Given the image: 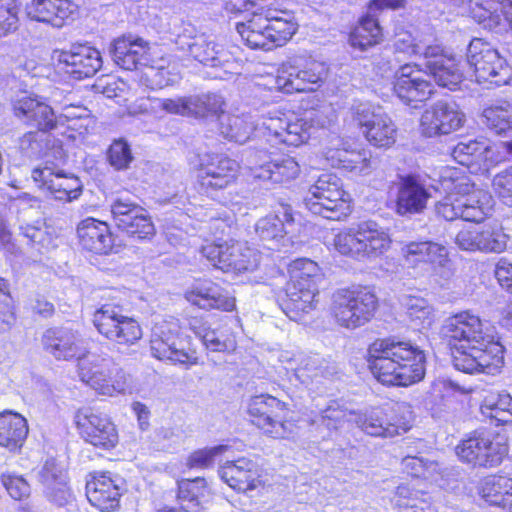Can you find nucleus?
I'll return each mask as SVG.
<instances>
[{"mask_svg": "<svg viewBox=\"0 0 512 512\" xmlns=\"http://www.w3.org/2000/svg\"><path fill=\"white\" fill-rule=\"evenodd\" d=\"M304 203L312 213L332 221H344L353 212L351 194L331 172L320 174L308 187Z\"/></svg>", "mask_w": 512, "mask_h": 512, "instance_id": "obj_9", "label": "nucleus"}, {"mask_svg": "<svg viewBox=\"0 0 512 512\" xmlns=\"http://www.w3.org/2000/svg\"><path fill=\"white\" fill-rule=\"evenodd\" d=\"M436 216L445 221L460 219L461 199H455L447 195L435 204Z\"/></svg>", "mask_w": 512, "mask_h": 512, "instance_id": "obj_63", "label": "nucleus"}, {"mask_svg": "<svg viewBox=\"0 0 512 512\" xmlns=\"http://www.w3.org/2000/svg\"><path fill=\"white\" fill-rule=\"evenodd\" d=\"M350 122L375 150L387 151L397 144L398 127L386 113L376 111L370 106L358 105L351 108Z\"/></svg>", "mask_w": 512, "mask_h": 512, "instance_id": "obj_13", "label": "nucleus"}, {"mask_svg": "<svg viewBox=\"0 0 512 512\" xmlns=\"http://www.w3.org/2000/svg\"><path fill=\"white\" fill-rule=\"evenodd\" d=\"M181 335L172 323H155L149 338V351L153 358L176 365L192 366L197 364L195 349L180 346Z\"/></svg>", "mask_w": 512, "mask_h": 512, "instance_id": "obj_19", "label": "nucleus"}, {"mask_svg": "<svg viewBox=\"0 0 512 512\" xmlns=\"http://www.w3.org/2000/svg\"><path fill=\"white\" fill-rule=\"evenodd\" d=\"M43 350L57 360L71 361L88 356L76 331L64 327H50L41 336Z\"/></svg>", "mask_w": 512, "mask_h": 512, "instance_id": "obj_36", "label": "nucleus"}, {"mask_svg": "<svg viewBox=\"0 0 512 512\" xmlns=\"http://www.w3.org/2000/svg\"><path fill=\"white\" fill-rule=\"evenodd\" d=\"M219 475L237 493L246 494L265 487L263 469L247 457L226 461L221 465Z\"/></svg>", "mask_w": 512, "mask_h": 512, "instance_id": "obj_32", "label": "nucleus"}, {"mask_svg": "<svg viewBox=\"0 0 512 512\" xmlns=\"http://www.w3.org/2000/svg\"><path fill=\"white\" fill-rule=\"evenodd\" d=\"M25 236L33 245L49 250L58 246L61 229L44 221L37 225H28L25 229Z\"/></svg>", "mask_w": 512, "mask_h": 512, "instance_id": "obj_55", "label": "nucleus"}, {"mask_svg": "<svg viewBox=\"0 0 512 512\" xmlns=\"http://www.w3.org/2000/svg\"><path fill=\"white\" fill-rule=\"evenodd\" d=\"M75 7L71 0H31L26 15L31 21L62 28L73 19Z\"/></svg>", "mask_w": 512, "mask_h": 512, "instance_id": "obj_41", "label": "nucleus"}, {"mask_svg": "<svg viewBox=\"0 0 512 512\" xmlns=\"http://www.w3.org/2000/svg\"><path fill=\"white\" fill-rule=\"evenodd\" d=\"M425 68L429 76L442 88L454 91L464 80L461 62L441 45H428L423 51Z\"/></svg>", "mask_w": 512, "mask_h": 512, "instance_id": "obj_28", "label": "nucleus"}, {"mask_svg": "<svg viewBox=\"0 0 512 512\" xmlns=\"http://www.w3.org/2000/svg\"><path fill=\"white\" fill-rule=\"evenodd\" d=\"M185 300L203 311L233 313L237 311V300L233 292L211 279L198 280L184 293Z\"/></svg>", "mask_w": 512, "mask_h": 512, "instance_id": "obj_27", "label": "nucleus"}, {"mask_svg": "<svg viewBox=\"0 0 512 512\" xmlns=\"http://www.w3.org/2000/svg\"><path fill=\"white\" fill-rule=\"evenodd\" d=\"M298 76L299 74H297L291 59L288 58L280 64L276 71L274 77L275 90L284 95L306 93Z\"/></svg>", "mask_w": 512, "mask_h": 512, "instance_id": "obj_52", "label": "nucleus"}, {"mask_svg": "<svg viewBox=\"0 0 512 512\" xmlns=\"http://www.w3.org/2000/svg\"><path fill=\"white\" fill-rule=\"evenodd\" d=\"M15 300L10 291L9 281L0 276V333L9 331L17 322Z\"/></svg>", "mask_w": 512, "mask_h": 512, "instance_id": "obj_56", "label": "nucleus"}, {"mask_svg": "<svg viewBox=\"0 0 512 512\" xmlns=\"http://www.w3.org/2000/svg\"><path fill=\"white\" fill-rule=\"evenodd\" d=\"M73 423L79 437L95 449L111 451L119 443V433L112 419L99 408L82 406L75 411Z\"/></svg>", "mask_w": 512, "mask_h": 512, "instance_id": "obj_16", "label": "nucleus"}, {"mask_svg": "<svg viewBox=\"0 0 512 512\" xmlns=\"http://www.w3.org/2000/svg\"><path fill=\"white\" fill-rule=\"evenodd\" d=\"M250 176L257 181L270 182L274 185L288 186L301 174L298 161L288 154L249 168Z\"/></svg>", "mask_w": 512, "mask_h": 512, "instance_id": "obj_40", "label": "nucleus"}, {"mask_svg": "<svg viewBox=\"0 0 512 512\" xmlns=\"http://www.w3.org/2000/svg\"><path fill=\"white\" fill-rule=\"evenodd\" d=\"M392 244L389 228L366 219L348 227L332 229L327 248L346 259L371 262L386 256Z\"/></svg>", "mask_w": 512, "mask_h": 512, "instance_id": "obj_3", "label": "nucleus"}, {"mask_svg": "<svg viewBox=\"0 0 512 512\" xmlns=\"http://www.w3.org/2000/svg\"><path fill=\"white\" fill-rule=\"evenodd\" d=\"M198 189L206 195L224 191L237 184L241 165L222 153H207L194 167Z\"/></svg>", "mask_w": 512, "mask_h": 512, "instance_id": "obj_15", "label": "nucleus"}, {"mask_svg": "<svg viewBox=\"0 0 512 512\" xmlns=\"http://www.w3.org/2000/svg\"><path fill=\"white\" fill-rule=\"evenodd\" d=\"M509 235L502 225H465L455 236L456 245L464 251L500 254L507 249Z\"/></svg>", "mask_w": 512, "mask_h": 512, "instance_id": "obj_25", "label": "nucleus"}, {"mask_svg": "<svg viewBox=\"0 0 512 512\" xmlns=\"http://www.w3.org/2000/svg\"><path fill=\"white\" fill-rule=\"evenodd\" d=\"M76 238L79 246L94 255L108 256L117 253L122 246L121 240L104 220L88 216L76 225Z\"/></svg>", "mask_w": 512, "mask_h": 512, "instance_id": "obj_22", "label": "nucleus"}, {"mask_svg": "<svg viewBox=\"0 0 512 512\" xmlns=\"http://www.w3.org/2000/svg\"><path fill=\"white\" fill-rule=\"evenodd\" d=\"M91 323L102 339L120 347H133L144 335L139 319L125 314L119 304H100L91 313Z\"/></svg>", "mask_w": 512, "mask_h": 512, "instance_id": "obj_10", "label": "nucleus"}, {"mask_svg": "<svg viewBox=\"0 0 512 512\" xmlns=\"http://www.w3.org/2000/svg\"><path fill=\"white\" fill-rule=\"evenodd\" d=\"M471 18L484 30L512 33V0H480L470 6Z\"/></svg>", "mask_w": 512, "mask_h": 512, "instance_id": "obj_34", "label": "nucleus"}, {"mask_svg": "<svg viewBox=\"0 0 512 512\" xmlns=\"http://www.w3.org/2000/svg\"><path fill=\"white\" fill-rule=\"evenodd\" d=\"M441 339L458 371L494 375L504 366L506 349L499 336L472 310L451 314L441 327Z\"/></svg>", "mask_w": 512, "mask_h": 512, "instance_id": "obj_1", "label": "nucleus"}, {"mask_svg": "<svg viewBox=\"0 0 512 512\" xmlns=\"http://www.w3.org/2000/svg\"><path fill=\"white\" fill-rule=\"evenodd\" d=\"M110 212L117 229L129 238L147 241L156 235L152 216L139 204L118 198L111 203Z\"/></svg>", "mask_w": 512, "mask_h": 512, "instance_id": "obj_21", "label": "nucleus"}, {"mask_svg": "<svg viewBox=\"0 0 512 512\" xmlns=\"http://www.w3.org/2000/svg\"><path fill=\"white\" fill-rule=\"evenodd\" d=\"M29 434L27 419L13 410L0 412V447L15 453L22 449Z\"/></svg>", "mask_w": 512, "mask_h": 512, "instance_id": "obj_43", "label": "nucleus"}, {"mask_svg": "<svg viewBox=\"0 0 512 512\" xmlns=\"http://www.w3.org/2000/svg\"><path fill=\"white\" fill-rule=\"evenodd\" d=\"M431 198V193L416 174L399 177L394 212L399 216L422 214Z\"/></svg>", "mask_w": 512, "mask_h": 512, "instance_id": "obj_35", "label": "nucleus"}, {"mask_svg": "<svg viewBox=\"0 0 512 512\" xmlns=\"http://www.w3.org/2000/svg\"><path fill=\"white\" fill-rule=\"evenodd\" d=\"M482 120L485 127L498 136L512 133V101L501 100L483 109Z\"/></svg>", "mask_w": 512, "mask_h": 512, "instance_id": "obj_49", "label": "nucleus"}, {"mask_svg": "<svg viewBox=\"0 0 512 512\" xmlns=\"http://www.w3.org/2000/svg\"><path fill=\"white\" fill-rule=\"evenodd\" d=\"M465 123V114L453 101L439 100L424 109L419 119L420 134L426 138L450 135Z\"/></svg>", "mask_w": 512, "mask_h": 512, "instance_id": "obj_24", "label": "nucleus"}, {"mask_svg": "<svg viewBox=\"0 0 512 512\" xmlns=\"http://www.w3.org/2000/svg\"><path fill=\"white\" fill-rule=\"evenodd\" d=\"M365 362L372 378L385 388H408L426 375V353L410 340L376 338L367 346Z\"/></svg>", "mask_w": 512, "mask_h": 512, "instance_id": "obj_2", "label": "nucleus"}, {"mask_svg": "<svg viewBox=\"0 0 512 512\" xmlns=\"http://www.w3.org/2000/svg\"><path fill=\"white\" fill-rule=\"evenodd\" d=\"M379 308L380 299L373 285L354 284L333 293L330 313L339 326L355 329L370 322Z\"/></svg>", "mask_w": 512, "mask_h": 512, "instance_id": "obj_7", "label": "nucleus"}, {"mask_svg": "<svg viewBox=\"0 0 512 512\" xmlns=\"http://www.w3.org/2000/svg\"><path fill=\"white\" fill-rule=\"evenodd\" d=\"M482 421L494 427H512V396L497 393L485 397L480 403Z\"/></svg>", "mask_w": 512, "mask_h": 512, "instance_id": "obj_45", "label": "nucleus"}, {"mask_svg": "<svg viewBox=\"0 0 512 512\" xmlns=\"http://www.w3.org/2000/svg\"><path fill=\"white\" fill-rule=\"evenodd\" d=\"M491 186L498 200L502 204L512 207V166L495 174Z\"/></svg>", "mask_w": 512, "mask_h": 512, "instance_id": "obj_60", "label": "nucleus"}, {"mask_svg": "<svg viewBox=\"0 0 512 512\" xmlns=\"http://www.w3.org/2000/svg\"><path fill=\"white\" fill-rule=\"evenodd\" d=\"M401 253L412 268L427 267L434 276L444 280L455 275L449 249L442 243L432 240L410 241L402 247Z\"/></svg>", "mask_w": 512, "mask_h": 512, "instance_id": "obj_18", "label": "nucleus"}, {"mask_svg": "<svg viewBox=\"0 0 512 512\" xmlns=\"http://www.w3.org/2000/svg\"><path fill=\"white\" fill-rule=\"evenodd\" d=\"M452 157L460 165L475 172H488L506 161L508 156L503 142H492L485 137H479L459 142L452 150Z\"/></svg>", "mask_w": 512, "mask_h": 512, "instance_id": "obj_20", "label": "nucleus"}, {"mask_svg": "<svg viewBox=\"0 0 512 512\" xmlns=\"http://www.w3.org/2000/svg\"><path fill=\"white\" fill-rule=\"evenodd\" d=\"M312 128V120L304 117L273 118L266 126L267 140L274 141L276 144L299 147L309 141Z\"/></svg>", "mask_w": 512, "mask_h": 512, "instance_id": "obj_39", "label": "nucleus"}, {"mask_svg": "<svg viewBox=\"0 0 512 512\" xmlns=\"http://www.w3.org/2000/svg\"><path fill=\"white\" fill-rule=\"evenodd\" d=\"M21 0H0V38L15 34L21 27Z\"/></svg>", "mask_w": 512, "mask_h": 512, "instance_id": "obj_54", "label": "nucleus"}, {"mask_svg": "<svg viewBox=\"0 0 512 512\" xmlns=\"http://www.w3.org/2000/svg\"><path fill=\"white\" fill-rule=\"evenodd\" d=\"M479 505L488 512H512V476L497 472L479 479L475 486Z\"/></svg>", "mask_w": 512, "mask_h": 512, "instance_id": "obj_29", "label": "nucleus"}, {"mask_svg": "<svg viewBox=\"0 0 512 512\" xmlns=\"http://www.w3.org/2000/svg\"><path fill=\"white\" fill-rule=\"evenodd\" d=\"M53 59L62 71L76 80L94 76L103 64L100 51L88 43H74L68 49H56Z\"/></svg>", "mask_w": 512, "mask_h": 512, "instance_id": "obj_23", "label": "nucleus"}, {"mask_svg": "<svg viewBox=\"0 0 512 512\" xmlns=\"http://www.w3.org/2000/svg\"><path fill=\"white\" fill-rule=\"evenodd\" d=\"M77 374L83 383L100 395L124 394L129 388L128 375L123 369L91 354L89 350L88 356L78 359Z\"/></svg>", "mask_w": 512, "mask_h": 512, "instance_id": "obj_14", "label": "nucleus"}, {"mask_svg": "<svg viewBox=\"0 0 512 512\" xmlns=\"http://www.w3.org/2000/svg\"><path fill=\"white\" fill-rule=\"evenodd\" d=\"M190 328L210 351L233 353L237 348L236 335L232 331H219L204 324L195 323H191Z\"/></svg>", "mask_w": 512, "mask_h": 512, "instance_id": "obj_50", "label": "nucleus"}, {"mask_svg": "<svg viewBox=\"0 0 512 512\" xmlns=\"http://www.w3.org/2000/svg\"><path fill=\"white\" fill-rule=\"evenodd\" d=\"M210 495V489L204 477L181 479L177 482V497L182 503L199 506Z\"/></svg>", "mask_w": 512, "mask_h": 512, "instance_id": "obj_53", "label": "nucleus"}, {"mask_svg": "<svg viewBox=\"0 0 512 512\" xmlns=\"http://www.w3.org/2000/svg\"><path fill=\"white\" fill-rule=\"evenodd\" d=\"M13 115L24 121L27 126L35 127L43 134L58 128V117L54 109L38 97L24 96L12 103Z\"/></svg>", "mask_w": 512, "mask_h": 512, "instance_id": "obj_37", "label": "nucleus"}, {"mask_svg": "<svg viewBox=\"0 0 512 512\" xmlns=\"http://www.w3.org/2000/svg\"><path fill=\"white\" fill-rule=\"evenodd\" d=\"M41 477L47 487V498L52 504L63 507L74 499L66 474L53 463H46L43 466Z\"/></svg>", "mask_w": 512, "mask_h": 512, "instance_id": "obj_46", "label": "nucleus"}, {"mask_svg": "<svg viewBox=\"0 0 512 512\" xmlns=\"http://www.w3.org/2000/svg\"><path fill=\"white\" fill-rule=\"evenodd\" d=\"M289 403L268 394L252 396L247 404L248 422L259 433L273 440H292L298 430V420L293 417Z\"/></svg>", "mask_w": 512, "mask_h": 512, "instance_id": "obj_6", "label": "nucleus"}, {"mask_svg": "<svg viewBox=\"0 0 512 512\" xmlns=\"http://www.w3.org/2000/svg\"><path fill=\"white\" fill-rule=\"evenodd\" d=\"M223 450L222 446L197 449L186 458L188 469H207L214 464L215 457Z\"/></svg>", "mask_w": 512, "mask_h": 512, "instance_id": "obj_62", "label": "nucleus"}, {"mask_svg": "<svg viewBox=\"0 0 512 512\" xmlns=\"http://www.w3.org/2000/svg\"><path fill=\"white\" fill-rule=\"evenodd\" d=\"M324 156L333 169L345 173L364 176L372 171V161L365 149H350L342 144L328 148Z\"/></svg>", "mask_w": 512, "mask_h": 512, "instance_id": "obj_42", "label": "nucleus"}, {"mask_svg": "<svg viewBox=\"0 0 512 512\" xmlns=\"http://www.w3.org/2000/svg\"><path fill=\"white\" fill-rule=\"evenodd\" d=\"M443 184L447 195L455 199H464L475 194V185L465 173H455L445 177Z\"/></svg>", "mask_w": 512, "mask_h": 512, "instance_id": "obj_59", "label": "nucleus"}, {"mask_svg": "<svg viewBox=\"0 0 512 512\" xmlns=\"http://www.w3.org/2000/svg\"><path fill=\"white\" fill-rule=\"evenodd\" d=\"M352 414L351 410L333 400L321 411L320 422L328 430H338L349 421Z\"/></svg>", "mask_w": 512, "mask_h": 512, "instance_id": "obj_57", "label": "nucleus"}, {"mask_svg": "<svg viewBox=\"0 0 512 512\" xmlns=\"http://www.w3.org/2000/svg\"><path fill=\"white\" fill-rule=\"evenodd\" d=\"M295 219L287 206L276 215H268L257 224V232L263 240H281L294 233Z\"/></svg>", "mask_w": 512, "mask_h": 512, "instance_id": "obj_47", "label": "nucleus"}, {"mask_svg": "<svg viewBox=\"0 0 512 512\" xmlns=\"http://www.w3.org/2000/svg\"><path fill=\"white\" fill-rule=\"evenodd\" d=\"M1 482L9 496L16 501H24L30 496V485L21 475L4 473Z\"/></svg>", "mask_w": 512, "mask_h": 512, "instance_id": "obj_61", "label": "nucleus"}, {"mask_svg": "<svg viewBox=\"0 0 512 512\" xmlns=\"http://www.w3.org/2000/svg\"><path fill=\"white\" fill-rule=\"evenodd\" d=\"M199 252L214 268L234 275L252 270L256 263L255 250L248 242L237 239L206 241Z\"/></svg>", "mask_w": 512, "mask_h": 512, "instance_id": "obj_12", "label": "nucleus"}, {"mask_svg": "<svg viewBox=\"0 0 512 512\" xmlns=\"http://www.w3.org/2000/svg\"><path fill=\"white\" fill-rule=\"evenodd\" d=\"M31 177L39 188L49 192L56 200L72 202L82 194V183L76 175L44 166L35 168Z\"/></svg>", "mask_w": 512, "mask_h": 512, "instance_id": "obj_33", "label": "nucleus"}, {"mask_svg": "<svg viewBox=\"0 0 512 512\" xmlns=\"http://www.w3.org/2000/svg\"><path fill=\"white\" fill-rule=\"evenodd\" d=\"M397 403H385L372 407L357 419L360 429L374 437H394L405 433L408 426L398 413Z\"/></svg>", "mask_w": 512, "mask_h": 512, "instance_id": "obj_31", "label": "nucleus"}, {"mask_svg": "<svg viewBox=\"0 0 512 512\" xmlns=\"http://www.w3.org/2000/svg\"><path fill=\"white\" fill-rule=\"evenodd\" d=\"M106 159L115 170L121 171L129 168L134 157L128 142L120 138L111 142L106 151Z\"/></svg>", "mask_w": 512, "mask_h": 512, "instance_id": "obj_58", "label": "nucleus"}, {"mask_svg": "<svg viewBox=\"0 0 512 512\" xmlns=\"http://www.w3.org/2000/svg\"><path fill=\"white\" fill-rule=\"evenodd\" d=\"M235 29L248 49L268 52L291 41L299 24L291 12L259 7L237 22Z\"/></svg>", "mask_w": 512, "mask_h": 512, "instance_id": "obj_4", "label": "nucleus"}, {"mask_svg": "<svg viewBox=\"0 0 512 512\" xmlns=\"http://www.w3.org/2000/svg\"><path fill=\"white\" fill-rule=\"evenodd\" d=\"M286 269L288 279L278 296V304L287 317L300 321L316 309L322 269L309 258L294 259Z\"/></svg>", "mask_w": 512, "mask_h": 512, "instance_id": "obj_5", "label": "nucleus"}, {"mask_svg": "<svg viewBox=\"0 0 512 512\" xmlns=\"http://www.w3.org/2000/svg\"><path fill=\"white\" fill-rule=\"evenodd\" d=\"M85 495L100 512H114L121 506L123 489L118 478L107 470L91 471L86 476Z\"/></svg>", "mask_w": 512, "mask_h": 512, "instance_id": "obj_26", "label": "nucleus"}, {"mask_svg": "<svg viewBox=\"0 0 512 512\" xmlns=\"http://www.w3.org/2000/svg\"><path fill=\"white\" fill-rule=\"evenodd\" d=\"M159 108L167 114L185 117H199L206 113V105L200 97L164 98Z\"/></svg>", "mask_w": 512, "mask_h": 512, "instance_id": "obj_51", "label": "nucleus"}, {"mask_svg": "<svg viewBox=\"0 0 512 512\" xmlns=\"http://www.w3.org/2000/svg\"><path fill=\"white\" fill-rule=\"evenodd\" d=\"M494 276L502 289L512 295V263L500 258L495 264Z\"/></svg>", "mask_w": 512, "mask_h": 512, "instance_id": "obj_64", "label": "nucleus"}, {"mask_svg": "<svg viewBox=\"0 0 512 512\" xmlns=\"http://www.w3.org/2000/svg\"><path fill=\"white\" fill-rule=\"evenodd\" d=\"M508 437L499 432L475 429L456 445L458 460L472 469L489 470L503 464L509 455Z\"/></svg>", "mask_w": 512, "mask_h": 512, "instance_id": "obj_8", "label": "nucleus"}, {"mask_svg": "<svg viewBox=\"0 0 512 512\" xmlns=\"http://www.w3.org/2000/svg\"><path fill=\"white\" fill-rule=\"evenodd\" d=\"M290 59L306 93L315 92L324 85L329 74L325 62L308 53L294 55Z\"/></svg>", "mask_w": 512, "mask_h": 512, "instance_id": "obj_44", "label": "nucleus"}, {"mask_svg": "<svg viewBox=\"0 0 512 512\" xmlns=\"http://www.w3.org/2000/svg\"><path fill=\"white\" fill-rule=\"evenodd\" d=\"M466 60L479 84L499 87L508 84L511 79L507 60L483 38L471 39Z\"/></svg>", "mask_w": 512, "mask_h": 512, "instance_id": "obj_11", "label": "nucleus"}, {"mask_svg": "<svg viewBox=\"0 0 512 512\" xmlns=\"http://www.w3.org/2000/svg\"><path fill=\"white\" fill-rule=\"evenodd\" d=\"M393 95L405 106L419 109L435 97L437 89L427 79L420 65L406 63L401 65L392 76Z\"/></svg>", "mask_w": 512, "mask_h": 512, "instance_id": "obj_17", "label": "nucleus"}, {"mask_svg": "<svg viewBox=\"0 0 512 512\" xmlns=\"http://www.w3.org/2000/svg\"><path fill=\"white\" fill-rule=\"evenodd\" d=\"M187 51L191 58L206 66L216 67L225 61L223 45L215 43L204 34L193 36L192 41L187 43Z\"/></svg>", "mask_w": 512, "mask_h": 512, "instance_id": "obj_48", "label": "nucleus"}, {"mask_svg": "<svg viewBox=\"0 0 512 512\" xmlns=\"http://www.w3.org/2000/svg\"><path fill=\"white\" fill-rule=\"evenodd\" d=\"M110 54L114 63L126 71L139 70L153 61L151 43L131 33L115 38L111 43Z\"/></svg>", "mask_w": 512, "mask_h": 512, "instance_id": "obj_30", "label": "nucleus"}, {"mask_svg": "<svg viewBox=\"0 0 512 512\" xmlns=\"http://www.w3.org/2000/svg\"><path fill=\"white\" fill-rule=\"evenodd\" d=\"M346 39L352 49L366 52L384 42V27L376 14L366 11L349 26Z\"/></svg>", "mask_w": 512, "mask_h": 512, "instance_id": "obj_38", "label": "nucleus"}]
</instances>
